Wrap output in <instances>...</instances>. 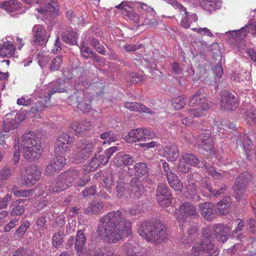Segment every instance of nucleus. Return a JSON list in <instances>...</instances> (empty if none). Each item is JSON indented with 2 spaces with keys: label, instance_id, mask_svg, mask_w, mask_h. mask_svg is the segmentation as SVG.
Returning <instances> with one entry per match:
<instances>
[{
  "label": "nucleus",
  "instance_id": "1",
  "mask_svg": "<svg viewBox=\"0 0 256 256\" xmlns=\"http://www.w3.org/2000/svg\"><path fill=\"white\" fill-rule=\"evenodd\" d=\"M131 224L120 210L110 212L99 218L98 234L108 242H116L130 233Z\"/></svg>",
  "mask_w": 256,
  "mask_h": 256
},
{
  "label": "nucleus",
  "instance_id": "2",
  "mask_svg": "<svg viewBox=\"0 0 256 256\" xmlns=\"http://www.w3.org/2000/svg\"><path fill=\"white\" fill-rule=\"evenodd\" d=\"M140 235L147 241L160 244L168 238L166 228L161 222L144 221L138 228Z\"/></svg>",
  "mask_w": 256,
  "mask_h": 256
},
{
  "label": "nucleus",
  "instance_id": "3",
  "mask_svg": "<svg viewBox=\"0 0 256 256\" xmlns=\"http://www.w3.org/2000/svg\"><path fill=\"white\" fill-rule=\"evenodd\" d=\"M22 154L27 160L31 162L38 160L41 156L42 148L36 134L32 132L24 134L22 140Z\"/></svg>",
  "mask_w": 256,
  "mask_h": 256
},
{
  "label": "nucleus",
  "instance_id": "4",
  "mask_svg": "<svg viewBox=\"0 0 256 256\" xmlns=\"http://www.w3.org/2000/svg\"><path fill=\"white\" fill-rule=\"evenodd\" d=\"M212 238L209 230H204L202 241L192 246V253L194 256H218V252L212 242Z\"/></svg>",
  "mask_w": 256,
  "mask_h": 256
},
{
  "label": "nucleus",
  "instance_id": "5",
  "mask_svg": "<svg viewBox=\"0 0 256 256\" xmlns=\"http://www.w3.org/2000/svg\"><path fill=\"white\" fill-rule=\"evenodd\" d=\"M70 105L77 104V108L84 112H88L92 108L91 99L82 92H76L68 98Z\"/></svg>",
  "mask_w": 256,
  "mask_h": 256
},
{
  "label": "nucleus",
  "instance_id": "6",
  "mask_svg": "<svg viewBox=\"0 0 256 256\" xmlns=\"http://www.w3.org/2000/svg\"><path fill=\"white\" fill-rule=\"evenodd\" d=\"M154 136V133L150 128H137L130 132L126 136L125 140L128 143H133L150 140Z\"/></svg>",
  "mask_w": 256,
  "mask_h": 256
},
{
  "label": "nucleus",
  "instance_id": "7",
  "mask_svg": "<svg viewBox=\"0 0 256 256\" xmlns=\"http://www.w3.org/2000/svg\"><path fill=\"white\" fill-rule=\"evenodd\" d=\"M102 142L98 140L92 142H84L79 144L76 148L75 158L80 161L88 158L93 152L94 147Z\"/></svg>",
  "mask_w": 256,
  "mask_h": 256
},
{
  "label": "nucleus",
  "instance_id": "8",
  "mask_svg": "<svg viewBox=\"0 0 256 256\" xmlns=\"http://www.w3.org/2000/svg\"><path fill=\"white\" fill-rule=\"evenodd\" d=\"M198 158L193 154L182 153L178 166V170L180 172L187 173L191 169V166H196L199 163Z\"/></svg>",
  "mask_w": 256,
  "mask_h": 256
},
{
  "label": "nucleus",
  "instance_id": "9",
  "mask_svg": "<svg viewBox=\"0 0 256 256\" xmlns=\"http://www.w3.org/2000/svg\"><path fill=\"white\" fill-rule=\"evenodd\" d=\"M74 141V137L67 134L63 133L60 135L55 144L56 153L65 154L70 152Z\"/></svg>",
  "mask_w": 256,
  "mask_h": 256
},
{
  "label": "nucleus",
  "instance_id": "10",
  "mask_svg": "<svg viewBox=\"0 0 256 256\" xmlns=\"http://www.w3.org/2000/svg\"><path fill=\"white\" fill-rule=\"evenodd\" d=\"M173 5L182 15L180 24L184 28H190L192 22H197L198 18L196 14L188 12L186 8L178 2H174Z\"/></svg>",
  "mask_w": 256,
  "mask_h": 256
},
{
  "label": "nucleus",
  "instance_id": "11",
  "mask_svg": "<svg viewBox=\"0 0 256 256\" xmlns=\"http://www.w3.org/2000/svg\"><path fill=\"white\" fill-rule=\"evenodd\" d=\"M252 178V176L248 172L240 174L236 179L234 190L236 198L240 200L244 194L246 188V184Z\"/></svg>",
  "mask_w": 256,
  "mask_h": 256
},
{
  "label": "nucleus",
  "instance_id": "12",
  "mask_svg": "<svg viewBox=\"0 0 256 256\" xmlns=\"http://www.w3.org/2000/svg\"><path fill=\"white\" fill-rule=\"evenodd\" d=\"M156 198L158 203L163 207H166L172 202V194L168 187L164 184L158 186Z\"/></svg>",
  "mask_w": 256,
  "mask_h": 256
},
{
  "label": "nucleus",
  "instance_id": "13",
  "mask_svg": "<svg viewBox=\"0 0 256 256\" xmlns=\"http://www.w3.org/2000/svg\"><path fill=\"white\" fill-rule=\"evenodd\" d=\"M22 120L21 114L16 111L6 114L4 120L3 130L5 132H8L11 130L18 128Z\"/></svg>",
  "mask_w": 256,
  "mask_h": 256
},
{
  "label": "nucleus",
  "instance_id": "14",
  "mask_svg": "<svg viewBox=\"0 0 256 256\" xmlns=\"http://www.w3.org/2000/svg\"><path fill=\"white\" fill-rule=\"evenodd\" d=\"M40 177V172L34 164H30L26 169V174L23 178L25 184L29 186L34 185L39 180Z\"/></svg>",
  "mask_w": 256,
  "mask_h": 256
},
{
  "label": "nucleus",
  "instance_id": "15",
  "mask_svg": "<svg viewBox=\"0 0 256 256\" xmlns=\"http://www.w3.org/2000/svg\"><path fill=\"white\" fill-rule=\"evenodd\" d=\"M231 229L230 226L219 224H214L212 227L214 238L222 243L226 242L229 238V233Z\"/></svg>",
  "mask_w": 256,
  "mask_h": 256
},
{
  "label": "nucleus",
  "instance_id": "16",
  "mask_svg": "<svg viewBox=\"0 0 256 256\" xmlns=\"http://www.w3.org/2000/svg\"><path fill=\"white\" fill-rule=\"evenodd\" d=\"M66 164V159L62 155H58L48 165L45 174L47 176L52 175L57 170L62 169Z\"/></svg>",
  "mask_w": 256,
  "mask_h": 256
},
{
  "label": "nucleus",
  "instance_id": "17",
  "mask_svg": "<svg viewBox=\"0 0 256 256\" xmlns=\"http://www.w3.org/2000/svg\"><path fill=\"white\" fill-rule=\"evenodd\" d=\"M238 106L237 100L232 94L225 92L222 95L220 101V108L222 110H234Z\"/></svg>",
  "mask_w": 256,
  "mask_h": 256
},
{
  "label": "nucleus",
  "instance_id": "18",
  "mask_svg": "<svg viewBox=\"0 0 256 256\" xmlns=\"http://www.w3.org/2000/svg\"><path fill=\"white\" fill-rule=\"evenodd\" d=\"M34 42L36 44L44 46L48 41L46 32L44 27L40 24L34 25L32 30Z\"/></svg>",
  "mask_w": 256,
  "mask_h": 256
},
{
  "label": "nucleus",
  "instance_id": "19",
  "mask_svg": "<svg viewBox=\"0 0 256 256\" xmlns=\"http://www.w3.org/2000/svg\"><path fill=\"white\" fill-rule=\"evenodd\" d=\"M196 214V208L188 203L183 204L180 207V212L176 213V216L180 222H184L186 218L195 216Z\"/></svg>",
  "mask_w": 256,
  "mask_h": 256
},
{
  "label": "nucleus",
  "instance_id": "20",
  "mask_svg": "<svg viewBox=\"0 0 256 256\" xmlns=\"http://www.w3.org/2000/svg\"><path fill=\"white\" fill-rule=\"evenodd\" d=\"M160 154L168 161L174 162L179 156L178 146L174 144L167 145L159 150Z\"/></svg>",
  "mask_w": 256,
  "mask_h": 256
},
{
  "label": "nucleus",
  "instance_id": "21",
  "mask_svg": "<svg viewBox=\"0 0 256 256\" xmlns=\"http://www.w3.org/2000/svg\"><path fill=\"white\" fill-rule=\"evenodd\" d=\"M112 162L118 167L124 166L132 164L134 158L128 154L118 152L114 156Z\"/></svg>",
  "mask_w": 256,
  "mask_h": 256
},
{
  "label": "nucleus",
  "instance_id": "22",
  "mask_svg": "<svg viewBox=\"0 0 256 256\" xmlns=\"http://www.w3.org/2000/svg\"><path fill=\"white\" fill-rule=\"evenodd\" d=\"M16 48L10 41L4 42L0 44V56L10 58L14 56Z\"/></svg>",
  "mask_w": 256,
  "mask_h": 256
},
{
  "label": "nucleus",
  "instance_id": "23",
  "mask_svg": "<svg viewBox=\"0 0 256 256\" xmlns=\"http://www.w3.org/2000/svg\"><path fill=\"white\" fill-rule=\"evenodd\" d=\"M132 192L136 198H139L142 196L145 192L144 186L136 176L132 178L130 182Z\"/></svg>",
  "mask_w": 256,
  "mask_h": 256
},
{
  "label": "nucleus",
  "instance_id": "24",
  "mask_svg": "<svg viewBox=\"0 0 256 256\" xmlns=\"http://www.w3.org/2000/svg\"><path fill=\"white\" fill-rule=\"evenodd\" d=\"M79 173L78 170H68L60 174V178L62 179L68 188L72 185L74 180L78 178Z\"/></svg>",
  "mask_w": 256,
  "mask_h": 256
},
{
  "label": "nucleus",
  "instance_id": "25",
  "mask_svg": "<svg viewBox=\"0 0 256 256\" xmlns=\"http://www.w3.org/2000/svg\"><path fill=\"white\" fill-rule=\"evenodd\" d=\"M205 98L206 94L203 92L202 90H199L189 98L188 104L192 106H202V102L207 103Z\"/></svg>",
  "mask_w": 256,
  "mask_h": 256
},
{
  "label": "nucleus",
  "instance_id": "26",
  "mask_svg": "<svg viewBox=\"0 0 256 256\" xmlns=\"http://www.w3.org/2000/svg\"><path fill=\"white\" fill-rule=\"evenodd\" d=\"M46 92L47 93L48 96H44V100L46 102L49 101L50 99L51 96L56 92H62L66 90L64 87H61L60 82H56L54 84H51L48 86H46L44 89Z\"/></svg>",
  "mask_w": 256,
  "mask_h": 256
},
{
  "label": "nucleus",
  "instance_id": "27",
  "mask_svg": "<svg viewBox=\"0 0 256 256\" xmlns=\"http://www.w3.org/2000/svg\"><path fill=\"white\" fill-rule=\"evenodd\" d=\"M104 206L105 204L104 202L94 201L84 209V212L89 215L98 214L103 211Z\"/></svg>",
  "mask_w": 256,
  "mask_h": 256
},
{
  "label": "nucleus",
  "instance_id": "28",
  "mask_svg": "<svg viewBox=\"0 0 256 256\" xmlns=\"http://www.w3.org/2000/svg\"><path fill=\"white\" fill-rule=\"evenodd\" d=\"M198 142V144L204 150L211 154L213 146L209 134H202L199 137Z\"/></svg>",
  "mask_w": 256,
  "mask_h": 256
},
{
  "label": "nucleus",
  "instance_id": "29",
  "mask_svg": "<svg viewBox=\"0 0 256 256\" xmlns=\"http://www.w3.org/2000/svg\"><path fill=\"white\" fill-rule=\"evenodd\" d=\"M124 106L131 111L142 112L150 114H154V111L148 108L147 106L140 104L137 102H126L124 104Z\"/></svg>",
  "mask_w": 256,
  "mask_h": 256
},
{
  "label": "nucleus",
  "instance_id": "30",
  "mask_svg": "<svg viewBox=\"0 0 256 256\" xmlns=\"http://www.w3.org/2000/svg\"><path fill=\"white\" fill-rule=\"evenodd\" d=\"M236 145L238 146L241 147L245 152L248 154L250 150L252 142L248 135L241 134L236 140Z\"/></svg>",
  "mask_w": 256,
  "mask_h": 256
},
{
  "label": "nucleus",
  "instance_id": "31",
  "mask_svg": "<svg viewBox=\"0 0 256 256\" xmlns=\"http://www.w3.org/2000/svg\"><path fill=\"white\" fill-rule=\"evenodd\" d=\"M123 250L126 253V256H144L142 252L141 248L138 246L127 243L123 246Z\"/></svg>",
  "mask_w": 256,
  "mask_h": 256
},
{
  "label": "nucleus",
  "instance_id": "32",
  "mask_svg": "<svg viewBox=\"0 0 256 256\" xmlns=\"http://www.w3.org/2000/svg\"><path fill=\"white\" fill-rule=\"evenodd\" d=\"M21 7V4L16 0L4 1L0 4V8L8 12L17 10Z\"/></svg>",
  "mask_w": 256,
  "mask_h": 256
},
{
  "label": "nucleus",
  "instance_id": "33",
  "mask_svg": "<svg viewBox=\"0 0 256 256\" xmlns=\"http://www.w3.org/2000/svg\"><path fill=\"white\" fill-rule=\"evenodd\" d=\"M90 126L89 122H74L70 124V128L72 132L78 134L82 132L84 130L88 129Z\"/></svg>",
  "mask_w": 256,
  "mask_h": 256
},
{
  "label": "nucleus",
  "instance_id": "34",
  "mask_svg": "<svg viewBox=\"0 0 256 256\" xmlns=\"http://www.w3.org/2000/svg\"><path fill=\"white\" fill-rule=\"evenodd\" d=\"M200 212L202 216L206 219L212 220L213 214V208L212 204L210 202L200 204L199 205Z\"/></svg>",
  "mask_w": 256,
  "mask_h": 256
},
{
  "label": "nucleus",
  "instance_id": "35",
  "mask_svg": "<svg viewBox=\"0 0 256 256\" xmlns=\"http://www.w3.org/2000/svg\"><path fill=\"white\" fill-rule=\"evenodd\" d=\"M86 240L82 230L77 231L76 236L75 248L78 252H82L86 244Z\"/></svg>",
  "mask_w": 256,
  "mask_h": 256
},
{
  "label": "nucleus",
  "instance_id": "36",
  "mask_svg": "<svg viewBox=\"0 0 256 256\" xmlns=\"http://www.w3.org/2000/svg\"><path fill=\"white\" fill-rule=\"evenodd\" d=\"M81 54L85 59L92 58L97 62L100 60V57L89 47L83 42L80 46Z\"/></svg>",
  "mask_w": 256,
  "mask_h": 256
},
{
  "label": "nucleus",
  "instance_id": "37",
  "mask_svg": "<svg viewBox=\"0 0 256 256\" xmlns=\"http://www.w3.org/2000/svg\"><path fill=\"white\" fill-rule=\"evenodd\" d=\"M134 175L136 176L142 177L148 175L150 168L146 163L138 162L134 165Z\"/></svg>",
  "mask_w": 256,
  "mask_h": 256
},
{
  "label": "nucleus",
  "instance_id": "38",
  "mask_svg": "<svg viewBox=\"0 0 256 256\" xmlns=\"http://www.w3.org/2000/svg\"><path fill=\"white\" fill-rule=\"evenodd\" d=\"M78 38V34L73 30H66L62 35L63 40L72 45L77 44Z\"/></svg>",
  "mask_w": 256,
  "mask_h": 256
},
{
  "label": "nucleus",
  "instance_id": "39",
  "mask_svg": "<svg viewBox=\"0 0 256 256\" xmlns=\"http://www.w3.org/2000/svg\"><path fill=\"white\" fill-rule=\"evenodd\" d=\"M198 108L196 109H190L188 110V114H190L193 117L199 118L204 115L206 112L209 108L208 103H204L202 102V105L198 106Z\"/></svg>",
  "mask_w": 256,
  "mask_h": 256
},
{
  "label": "nucleus",
  "instance_id": "40",
  "mask_svg": "<svg viewBox=\"0 0 256 256\" xmlns=\"http://www.w3.org/2000/svg\"><path fill=\"white\" fill-rule=\"evenodd\" d=\"M192 177L191 174H188L187 176L188 180L186 184V188L191 196V198H194L197 194L198 190V186L192 180Z\"/></svg>",
  "mask_w": 256,
  "mask_h": 256
},
{
  "label": "nucleus",
  "instance_id": "41",
  "mask_svg": "<svg viewBox=\"0 0 256 256\" xmlns=\"http://www.w3.org/2000/svg\"><path fill=\"white\" fill-rule=\"evenodd\" d=\"M201 6L208 11H212L220 6V2L216 0H202L200 2Z\"/></svg>",
  "mask_w": 256,
  "mask_h": 256
},
{
  "label": "nucleus",
  "instance_id": "42",
  "mask_svg": "<svg viewBox=\"0 0 256 256\" xmlns=\"http://www.w3.org/2000/svg\"><path fill=\"white\" fill-rule=\"evenodd\" d=\"M68 188V186L66 185L64 182L59 178V180L56 183L52 184L48 188V190L50 192H60Z\"/></svg>",
  "mask_w": 256,
  "mask_h": 256
},
{
  "label": "nucleus",
  "instance_id": "43",
  "mask_svg": "<svg viewBox=\"0 0 256 256\" xmlns=\"http://www.w3.org/2000/svg\"><path fill=\"white\" fill-rule=\"evenodd\" d=\"M202 168L206 172L212 176L215 179L220 180L224 176V173L216 172L215 168L208 164H204Z\"/></svg>",
  "mask_w": 256,
  "mask_h": 256
},
{
  "label": "nucleus",
  "instance_id": "44",
  "mask_svg": "<svg viewBox=\"0 0 256 256\" xmlns=\"http://www.w3.org/2000/svg\"><path fill=\"white\" fill-rule=\"evenodd\" d=\"M170 186L175 190L181 191L183 188V184L176 174L168 179Z\"/></svg>",
  "mask_w": 256,
  "mask_h": 256
},
{
  "label": "nucleus",
  "instance_id": "45",
  "mask_svg": "<svg viewBox=\"0 0 256 256\" xmlns=\"http://www.w3.org/2000/svg\"><path fill=\"white\" fill-rule=\"evenodd\" d=\"M128 184L126 179L124 177H120L118 179L116 183V192L118 196H120L126 190Z\"/></svg>",
  "mask_w": 256,
  "mask_h": 256
},
{
  "label": "nucleus",
  "instance_id": "46",
  "mask_svg": "<svg viewBox=\"0 0 256 256\" xmlns=\"http://www.w3.org/2000/svg\"><path fill=\"white\" fill-rule=\"evenodd\" d=\"M102 140H104L103 142L104 144L106 143L110 144L111 142H114L118 140V136L112 131H106L100 135Z\"/></svg>",
  "mask_w": 256,
  "mask_h": 256
},
{
  "label": "nucleus",
  "instance_id": "47",
  "mask_svg": "<svg viewBox=\"0 0 256 256\" xmlns=\"http://www.w3.org/2000/svg\"><path fill=\"white\" fill-rule=\"evenodd\" d=\"M256 110L253 106H250L245 113L246 120L250 124H256Z\"/></svg>",
  "mask_w": 256,
  "mask_h": 256
},
{
  "label": "nucleus",
  "instance_id": "48",
  "mask_svg": "<svg viewBox=\"0 0 256 256\" xmlns=\"http://www.w3.org/2000/svg\"><path fill=\"white\" fill-rule=\"evenodd\" d=\"M100 165V162L98 160V154H96L95 156L92 158L89 163L85 166V170L87 172L95 170Z\"/></svg>",
  "mask_w": 256,
  "mask_h": 256
},
{
  "label": "nucleus",
  "instance_id": "49",
  "mask_svg": "<svg viewBox=\"0 0 256 256\" xmlns=\"http://www.w3.org/2000/svg\"><path fill=\"white\" fill-rule=\"evenodd\" d=\"M12 192L17 197L27 198L32 196V190H20L17 186H14L12 190Z\"/></svg>",
  "mask_w": 256,
  "mask_h": 256
},
{
  "label": "nucleus",
  "instance_id": "50",
  "mask_svg": "<svg viewBox=\"0 0 256 256\" xmlns=\"http://www.w3.org/2000/svg\"><path fill=\"white\" fill-rule=\"evenodd\" d=\"M63 241L62 232H56L52 238V246L53 247L58 248L62 245Z\"/></svg>",
  "mask_w": 256,
  "mask_h": 256
},
{
  "label": "nucleus",
  "instance_id": "51",
  "mask_svg": "<svg viewBox=\"0 0 256 256\" xmlns=\"http://www.w3.org/2000/svg\"><path fill=\"white\" fill-rule=\"evenodd\" d=\"M30 226V223L29 222H24L20 227L16 231L15 235L17 236L20 238H22L27 230L29 228Z\"/></svg>",
  "mask_w": 256,
  "mask_h": 256
},
{
  "label": "nucleus",
  "instance_id": "52",
  "mask_svg": "<svg viewBox=\"0 0 256 256\" xmlns=\"http://www.w3.org/2000/svg\"><path fill=\"white\" fill-rule=\"evenodd\" d=\"M185 104L184 98L182 96L176 97L172 100V106L176 110H181Z\"/></svg>",
  "mask_w": 256,
  "mask_h": 256
},
{
  "label": "nucleus",
  "instance_id": "53",
  "mask_svg": "<svg viewBox=\"0 0 256 256\" xmlns=\"http://www.w3.org/2000/svg\"><path fill=\"white\" fill-rule=\"evenodd\" d=\"M232 32L236 36V42H238L239 40H243L245 38L248 32L246 30V28L244 26L240 30L232 31Z\"/></svg>",
  "mask_w": 256,
  "mask_h": 256
},
{
  "label": "nucleus",
  "instance_id": "54",
  "mask_svg": "<svg viewBox=\"0 0 256 256\" xmlns=\"http://www.w3.org/2000/svg\"><path fill=\"white\" fill-rule=\"evenodd\" d=\"M62 56L58 55L56 56L50 65V70L51 71H55L60 68L62 63Z\"/></svg>",
  "mask_w": 256,
  "mask_h": 256
},
{
  "label": "nucleus",
  "instance_id": "55",
  "mask_svg": "<svg viewBox=\"0 0 256 256\" xmlns=\"http://www.w3.org/2000/svg\"><path fill=\"white\" fill-rule=\"evenodd\" d=\"M34 253L30 250L25 248H20L15 251L12 256H34Z\"/></svg>",
  "mask_w": 256,
  "mask_h": 256
},
{
  "label": "nucleus",
  "instance_id": "56",
  "mask_svg": "<svg viewBox=\"0 0 256 256\" xmlns=\"http://www.w3.org/2000/svg\"><path fill=\"white\" fill-rule=\"evenodd\" d=\"M12 171L11 168L5 166L0 171V180H4L8 179L12 175Z\"/></svg>",
  "mask_w": 256,
  "mask_h": 256
},
{
  "label": "nucleus",
  "instance_id": "57",
  "mask_svg": "<svg viewBox=\"0 0 256 256\" xmlns=\"http://www.w3.org/2000/svg\"><path fill=\"white\" fill-rule=\"evenodd\" d=\"M192 30L195 32H196L197 33H198V34L202 36H207L210 37L214 36V34L211 32V30L208 29L207 28H192Z\"/></svg>",
  "mask_w": 256,
  "mask_h": 256
},
{
  "label": "nucleus",
  "instance_id": "58",
  "mask_svg": "<svg viewBox=\"0 0 256 256\" xmlns=\"http://www.w3.org/2000/svg\"><path fill=\"white\" fill-rule=\"evenodd\" d=\"M218 207L219 213L222 214H225L228 212L229 204L224 201H220L218 203Z\"/></svg>",
  "mask_w": 256,
  "mask_h": 256
},
{
  "label": "nucleus",
  "instance_id": "59",
  "mask_svg": "<svg viewBox=\"0 0 256 256\" xmlns=\"http://www.w3.org/2000/svg\"><path fill=\"white\" fill-rule=\"evenodd\" d=\"M96 186H91L90 187L86 188L82 192L84 197L90 198L91 196H94L96 194Z\"/></svg>",
  "mask_w": 256,
  "mask_h": 256
},
{
  "label": "nucleus",
  "instance_id": "60",
  "mask_svg": "<svg viewBox=\"0 0 256 256\" xmlns=\"http://www.w3.org/2000/svg\"><path fill=\"white\" fill-rule=\"evenodd\" d=\"M162 168L166 176L167 180L170 179V178H172L176 174L172 170H170L168 164L166 162L162 163Z\"/></svg>",
  "mask_w": 256,
  "mask_h": 256
},
{
  "label": "nucleus",
  "instance_id": "61",
  "mask_svg": "<svg viewBox=\"0 0 256 256\" xmlns=\"http://www.w3.org/2000/svg\"><path fill=\"white\" fill-rule=\"evenodd\" d=\"M138 4L140 5V8L142 9L146 10L148 13L150 14L151 16H154L156 15V12L150 6H149L142 2H138Z\"/></svg>",
  "mask_w": 256,
  "mask_h": 256
},
{
  "label": "nucleus",
  "instance_id": "62",
  "mask_svg": "<svg viewBox=\"0 0 256 256\" xmlns=\"http://www.w3.org/2000/svg\"><path fill=\"white\" fill-rule=\"evenodd\" d=\"M90 180L89 176L87 174H83L80 179L76 182L74 184L76 186H83L86 185Z\"/></svg>",
  "mask_w": 256,
  "mask_h": 256
},
{
  "label": "nucleus",
  "instance_id": "63",
  "mask_svg": "<svg viewBox=\"0 0 256 256\" xmlns=\"http://www.w3.org/2000/svg\"><path fill=\"white\" fill-rule=\"evenodd\" d=\"M104 186L108 191H110V189L114 184L113 176L112 174L108 176L104 180Z\"/></svg>",
  "mask_w": 256,
  "mask_h": 256
},
{
  "label": "nucleus",
  "instance_id": "64",
  "mask_svg": "<svg viewBox=\"0 0 256 256\" xmlns=\"http://www.w3.org/2000/svg\"><path fill=\"white\" fill-rule=\"evenodd\" d=\"M244 27L248 32H251L253 36H256V22H250Z\"/></svg>",
  "mask_w": 256,
  "mask_h": 256
}]
</instances>
